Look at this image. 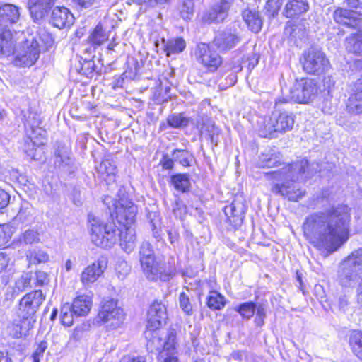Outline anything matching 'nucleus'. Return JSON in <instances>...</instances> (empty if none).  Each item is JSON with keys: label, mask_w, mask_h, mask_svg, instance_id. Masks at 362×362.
Returning a JSON list of instances; mask_svg holds the SVG:
<instances>
[{"label": "nucleus", "mask_w": 362, "mask_h": 362, "mask_svg": "<svg viewBox=\"0 0 362 362\" xmlns=\"http://www.w3.org/2000/svg\"><path fill=\"white\" fill-rule=\"evenodd\" d=\"M351 209L346 205L332 207L308 216L304 235L317 250L327 255L337 251L349 238Z\"/></svg>", "instance_id": "1"}, {"label": "nucleus", "mask_w": 362, "mask_h": 362, "mask_svg": "<svg viewBox=\"0 0 362 362\" xmlns=\"http://www.w3.org/2000/svg\"><path fill=\"white\" fill-rule=\"evenodd\" d=\"M282 165L283 167L280 170L265 174L268 179L284 181L282 184H275L272 188V192L281 195L289 201H297L305 195V191L297 185H291L290 182L298 180L299 175L305 173L308 162L303 159L292 165Z\"/></svg>", "instance_id": "2"}, {"label": "nucleus", "mask_w": 362, "mask_h": 362, "mask_svg": "<svg viewBox=\"0 0 362 362\" xmlns=\"http://www.w3.org/2000/svg\"><path fill=\"white\" fill-rule=\"evenodd\" d=\"M295 123V117L289 111L274 110L269 117L258 122V134L264 138H277L291 131Z\"/></svg>", "instance_id": "3"}, {"label": "nucleus", "mask_w": 362, "mask_h": 362, "mask_svg": "<svg viewBox=\"0 0 362 362\" xmlns=\"http://www.w3.org/2000/svg\"><path fill=\"white\" fill-rule=\"evenodd\" d=\"M90 239L93 244L103 248H110L118 241L119 229L113 222L105 223L92 215L88 216Z\"/></svg>", "instance_id": "4"}, {"label": "nucleus", "mask_w": 362, "mask_h": 362, "mask_svg": "<svg viewBox=\"0 0 362 362\" xmlns=\"http://www.w3.org/2000/svg\"><path fill=\"white\" fill-rule=\"evenodd\" d=\"M112 217H115L118 223L123 226H134L136 222L137 206L132 200L123 196L118 200L110 196L103 199Z\"/></svg>", "instance_id": "5"}, {"label": "nucleus", "mask_w": 362, "mask_h": 362, "mask_svg": "<svg viewBox=\"0 0 362 362\" xmlns=\"http://www.w3.org/2000/svg\"><path fill=\"white\" fill-rule=\"evenodd\" d=\"M16 54L14 62L16 66L30 67L38 60L40 54L39 42L37 37L30 36L14 47Z\"/></svg>", "instance_id": "6"}, {"label": "nucleus", "mask_w": 362, "mask_h": 362, "mask_svg": "<svg viewBox=\"0 0 362 362\" xmlns=\"http://www.w3.org/2000/svg\"><path fill=\"white\" fill-rule=\"evenodd\" d=\"M318 92L319 87L314 79L303 78L293 83L289 98L296 103L308 104L317 98Z\"/></svg>", "instance_id": "7"}, {"label": "nucleus", "mask_w": 362, "mask_h": 362, "mask_svg": "<svg viewBox=\"0 0 362 362\" xmlns=\"http://www.w3.org/2000/svg\"><path fill=\"white\" fill-rule=\"evenodd\" d=\"M195 59L208 72L214 73L221 66L223 59L214 47L206 43H199L194 51Z\"/></svg>", "instance_id": "8"}, {"label": "nucleus", "mask_w": 362, "mask_h": 362, "mask_svg": "<svg viewBox=\"0 0 362 362\" xmlns=\"http://www.w3.org/2000/svg\"><path fill=\"white\" fill-rule=\"evenodd\" d=\"M302 64L303 70L313 75L323 74L329 67V62L325 54L315 48H310L304 52Z\"/></svg>", "instance_id": "9"}, {"label": "nucleus", "mask_w": 362, "mask_h": 362, "mask_svg": "<svg viewBox=\"0 0 362 362\" xmlns=\"http://www.w3.org/2000/svg\"><path fill=\"white\" fill-rule=\"evenodd\" d=\"M45 300V295L41 290H35L26 293L19 301L18 316L28 320L30 325L33 316L38 310Z\"/></svg>", "instance_id": "10"}, {"label": "nucleus", "mask_w": 362, "mask_h": 362, "mask_svg": "<svg viewBox=\"0 0 362 362\" xmlns=\"http://www.w3.org/2000/svg\"><path fill=\"white\" fill-rule=\"evenodd\" d=\"M98 318L113 329L119 327L124 320L123 310L118 306L117 300H106L101 305Z\"/></svg>", "instance_id": "11"}, {"label": "nucleus", "mask_w": 362, "mask_h": 362, "mask_svg": "<svg viewBox=\"0 0 362 362\" xmlns=\"http://www.w3.org/2000/svg\"><path fill=\"white\" fill-rule=\"evenodd\" d=\"M46 132L40 127L32 128L31 133L25 140L24 151L33 160H40L44 153L43 146Z\"/></svg>", "instance_id": "12"}, {"label": "nucleus", "mask_w": 362, "mask_h": 362, "mask_svg": "<svg viewBox=\"0 0 362 362\" xmlns=\"http://www.w3.org/2000/svg\"><path fill=\"white\" fill-rule=\"evenodd\" d=\"M142 271L146 277L150 281L158 279L165 281L170 279L173 274V270L167 267L165 262L156 258L153 260L141 264Z\"/></svg>", "instance_id": "13"}, {"label": "nucleus", "mask_w": 362, "mask_h": 362, "mask_svg": "<svg viewBox=\"0 0 362 362\" xmlns=\"http://www.w3.org/2000/svg\"><path fill=\"white\" fill-rule=\"evenodd\" d=\"M167 318L168 314L165 305L161 301H153L147 313V329L149 331L158 329L163 323H165Z\"/></svg>", "instance_id": "14"}, {"label": "nucleus", "mask_w": 362, "mask_h": 362, "mask_svg": "<svg viewBox=\"0 0 362 362\" xmlns=\"http://www.w3.org/2000/svg\"><path fill=\"white\" fill-rule=\"evenodd\" d=\"M234 4L235 0L218 1L204 15V21L209 23H222L228 17Z\"/></svg>", "instance_id": "15"}, {"label": "nucleus", "mask_w": 362, "mask_h": 362, "mask_svg": "<svg viewBox=\"0 0 362 362\" xmlns=\"http://www.w3.org/2000/svg\"><path fill=\"white\" fill-rule=\"evenodd\" d=\"M349 98L346 101V110L351 115L362 114V78L350 85Z\"/></svg>", "instance_id": "16"}, {"label": "nucleus", "mask_w": 362, "mask_h": 362, "mask_svg": "<svg viewBox=\"0 0 362 362\" xmlns=\"http://www.w3.org/2000/svg\"><path fill=\"white\" fill-rule=\"evenodd\" d=\"M107 266V260L103 257L87 266L81 274L80 279L82 284L89 286L95 282L102 276Z\"/></svg>", "instance_id": "17"}, {"label": "nucleus", "mask_w": 362, "mask_h": 362, "mask_svg": "<svg viewBox=\"0 0 362 362\" xmlns=\"http://www.w3.org/2000/svg\"><path fill=\"white\" fill-rule=\"evenodd\" d=\"M224 213L227 217V221L235 228L241 226L246 207L242 201L235 199L230 204L224 207Z\"/></svg>", "instance_id": "18"}, {"label": "nucleus", "mask_w": 362, "mask_h": 362, "mask_svg": "<svg viewBox=\"0 0 362 362\" xmlns=\"http://www.w3.org/2000/svg\"><path fill=\"white\" fill-rule=\"evenodd\" d=\"M56 0H29L28 9L33 21L40 22L47 16Z\"/></svg>", "instance_id": "19"}, {"label": "nucleus", "mask_w": 362, "mask_h": 362, "mask_svg": "<svg viewBox=\"0 0 362 362\" xmlns=\"http://www.w3.org/2000/svg\"><path fill=\"white\" fill-rule=\"evenodd\" d=\"M20 8L14 4L0 5V27L9 28L20 19Z\"/></svg>", "instance_id": "20"}, {"label": "nucleus", "mask_w": 362, "mask_h": 362, "mask_svg": "<svg viewBox=\"0 0 362 362\" xmlns=\"http://www.w3.org/2000/svg\"><path fill=\"white\" fill-rule=\"evenodd\" d=\"M333 18L336 23L349 28L357 27L361 21L359 14L356 12L342 8H337L334 11Z\"/></svg>", "instance_id": "21"}, {"label": "nucleus", "mask_w": 362, "mask_h": 362, "mask_svg": "<svg viewBox=\"0 0 362 362\" xmlns=\"http://www.w3.org/2000/svg\"><path fill=\"white\" fill-rule=\"evenodd\" d=\"M358 272L349 262L344 260L339 266L338 271V281L343 287H351L357 281Z\"/></svg>", "instance_id": "22"}, {"label": "nucleus", "mask_w": 362, "mask_h": 362, "mask_svg": "<svg viewBox=\"0 0 362 362\" xmlns=\"http://www.w3.org/2000/svg\"><path fill=\"white\" fill-rule=\"evenodd\" d=\"M74 17L66 7H55L51 16L53 25L59 29L69 27L74 23Z\"/></svg>", "instance_id": "23"}, {"label": "nucleus", "mask_w": 362, "mask_h": 362, "mask_svg": "<svg viewBox=\"0 0 362 362\" xmlns=\"http://www.w3.org/2000/svg\"><path fill=\"white\" fill-rule=\"evenodd\" d=\"M214 42L220 50L228 51L240 42V37L231 32L223 31L216 36Z\"/></svg>", "instance_id": "24"}, {"label": "nucleus", "mask_w": 362, "mask_h": 362, "mask_svg": "<svg viewBox=\"0 0 362 362\" xmlns=\"http://www.w3.org/2000/svg\"><path fill=\"white\" fill-rule=\"evenodd\" d=\"M133 226H123L124 230H119V240L120 245L127 253L132 252L136 245V231Z\"/></svg>", "instance_id": "25"}, {"label": "nucleus", "mask_w": 362, "mask_h": 362, "mask_svg": "<svg viewBox=\"0 0 362 362\" xmlns=\"http://www.w3.org/2000/svg\"><path fill=\"white\" fill-rule=\"evenodd\" d=\"M15 42L10 28L0 27V54L9 56L14 52Z\"/></svg>", "instance_id": "26"}, {"label": "nucleus", "mask_w": 362, "mask_h": 362, "mask_svg": "<svg viewBox=\"0 0 362 362\" xmlns=\"http://www.w3.org/2000/svg\"><path fill=\"white\" fill-rule=\"evenodd\" d=\"M308 9L307 0H291L285 6L284 15L287 18H293L307 12Z\"/></svg>", "instance_id": "27"}, {"label": "nucleus", "mask_w": 362, "mask_h": 362, "mask_svg": "<svg viewBox=\"0 0 362 362\" xmlns=\"http://www.w3.org/2000/svg\"><path fill=\"white\" fill-rule=\"evenodd\" d=\"M243 18L248 28L254 33H258L262 25V21L255 9L246 8L243 11Z\"/></svg>", "instance_id": "28"}, {"label": "nucleus", "mask_w": 362, "mask_h": 362, "mask_svg": "<svg viewBox=\"0 0 362 362\" xmlns=\"http://www.w3.org/2000/svg\"><path fill=\"white\" fill-rule=\"evenodd\" d=\"M98 173L107 184L115 181L116 166L110 159L103 160L98 167Z\"/></svg>", "instance_id": "29"}, {"label": "nucleus", "mask_w": 362, "mask_h": 362, "mask_svg": "<svg viewBox=\"0 0 362 362\" xmlns=\"http://www.w3.org/2000/svg\"><path fill=\"white\" fill-rule=\"evenodd\" d=\"M71 151L69 146L59 145L55 151L54 165L58 168H64L72 163Z\"/></svg>", "instance_id": "30"}, {"label": "nucleus", "mask_w": 362, "mask_h": 362, "mask_svg": "<svg viewBox=\"0 0 362 362\" xmlns=\"http://www.w3.org/2000/svg\"><path fill=\"white\" fill-rule=\"evenodd\" d=\"M345 46L348 52L362 56V30L346 37Z\"/></svg>", "instance_id": "31"}, {"label": "nucleus", "mask_w": 362, "mask_h": 362, "mask_svg": "<svg viewBox=\"0 0 362 362\" xmlns=\"http://www.w3.org/2000/svg\"><path fill=\"white\" fill-rule=\"evenodd\" d=\"M91 305V298L88 296H79L74 299L71 307L74 315L84 316L89 313Z\"/></svg>", "instance_id": "32"}, {"label": "nucleus", "mask_w": 362, "mask_h": 362, "mask_svg": "<svg viewBox=\"0 0 362 362\" xmlns=\"http://www.w3.org/2000/svg\"><path fill=\"white\" fill-rule=\"evenodd\" d=\"M146 343V348L149 352L158 353L160 354L163 347V339L160 337L158 333L156 331H148L146 332V337L148 338Z\"/></svg>", "instance_id": "33"}, {"label": "nucleus", "mask_w": 362, "mask_h": 362, "mask_svg": "<svg viewBox=\"0 0 362 362\" xmlns=\"http://www.w3.org/2000/svg\"><path fill=\"white\" fill-rule=\"evenodd\" d=\"M225 297L216 291L209 292L207 297V306L214 310H220L223 309L226 305Z\"/></svg>", "instance_id": "34"}, {"label": "nucleus", "mask_w": 362, "mask_h": 362, "mask_svg": "<svg viewBox=\"0 0 362 362\" xmlns=\"http://www.w3.org/2000/svg\"><path fill=\"white\" fill-rule=\"evenodd\" d=\"M31 281L32 274L29 272L23 273L16 280L14 286L13 288V293L19 294L30 288L32 286Z\"/></svg>", "instance_id": "35"}, {"label": "nucleus", "mask_w": 362, "mask_h": 362, "mask_svg": "<svg viewBox=\"0 0 362 362\" xmlns=\"http://www.w3.org/2000/svg\"><path fill=\"white\" fill-rule=\"evenodd\" d=\"M171 184L175 189L181 192H185L190 187V181L187 174H176L171 176Z\"/></svg>", "instance_id": "36"}, {"label": "nucleus", "mask_w": 362, "mask_h": 362, "mask_svg": "<svg viewBox=\"0 0 362 362\" xmlns=\"http://www.w3.org/2000/svg\"><path fill=\"white\" fill-rule=\"evenodd\" d=\"M186 47L185 41L182 38H176L168 40L165 45L166 55L170 57L171 54H177L182 52Z\"/></svg>", "instance_id": "37"}, {"label": "nucleus", "mask_w": 362, "mask_h": 362, "mask_svg": "<svg viewBox=\"0 0 362 362\" xmlns=\"http://www.w3.org/2000/svg\"><path fill=\"white\" fill-rule=\"evenodd\" d=\"M349 344L354 354L362 361V332L354 331L350 335Z\"/></svg>", "instance_id": "38"}, {"label": "nucleus", "mask_w": 362, "mask_h": 362, "mask_svg": "<svg viewBox=\"0 0 362 362\" xmlns=\"http://www.w3.org/2000/svg\"><path fill=\"white\" fill-rule=\"evenodd\" d=\"M178 10L182 18L184 20L191 19L194 11V0H181Z\"/></svg>", "instance_id": "39"}, {"label": "nucleus", "mask_w": 362, "mask_h": 362, "mask_svg": "<svg viewBox=\"0 0 362 362\" xmlns=\"http://www.w3.org/2000/svg\"><path fill=\"white\" fill-rule=\"evenodd\" d=\"M26 257L30 264L45 263L48 261L49 255L43 250L34 249L29 250L26 254Z\"/></svg>", "instance_id": "40"}, {"label": "nucleus", "mask_w": 362, "mask_h": 362, "mask_svg": "<svg viewBox=\"0 0 362 362\" xmlns=\"http://www.w3.org/2000/svg\"><path fill=\"white\" fill-rule=\"evenodd\" d=\"M259 164L262 168H272L281 165L279 156L274 153H262Z\"/></svg>", "instance_id": "41"}, {"label": "nucleus", "mask_w": 362, "mask_h": 362, "mask_svg": "<svg viewBox=\"0 0 362 362\" xmlns=\"http://www.w3.org/2000/svg\"><path fill=\"white\" fill-rule=\"evenodd\" d=\"M235 311L246 320L250 319L256 310V304L254 302H245L240 304L235 308Z\"/></svg>", "instance_id": "42"}, {"label": "nucleus", "mask_w": 362, "mask_h": 362, "mask_svg": "<svg viewBox=\"0 0 362 362\" xmlns=\"http://www.w3.org/2000/svg\"><path fill=\"white\" fill-rule=\"evenodd\" d=\"M189 122V119L184 116L182 113L173 114L172 115L168 116L167 119V122L169 124V126L173 128L185 127L188 125Z\"/></svg>", "instance_id": "43"}, {"label": "nucleus", "mask_w": 362, "mask_h": 362, "mask_svg": "<svg viewBox=\"0 0 362 362\" xmlns=\"http://www.w3.org/2000/svg\"><path fill=\"white\" fill-rule=\"evenodd\" d=\"M18 240L25 245L37 243L40 240V234L34 229H28L19 236Z\"/></svg>", "instance_id": "44"}, {"label": "nucleus", "mask_w": 362, "mask_h": 362, "mask_svg": "<svg viewBox=\"0 0 362 362\" xmlns=\"http://www.w3.org/2000/svg\"><path fill=\"white\" fill-rule=\"evenodd\" d=\"M139 256L141 264L144 262H150L156 258L153 247L149 243L144 242L141 244L139 250Z\"/></svg>", "instance_id": "45"}, {"label": "nucleus", "mask_w": 362, "mask_h": 362, "mask_svg": "<svg viewBox=\"0 0 362 362\" xmlns=\"http://www.w3.org/2000/svg\"><path fill=\"white\" fill-rule=\"evenodd\" d=\"M107 38L108 37L100 24L95 28L88 37L90 42L97 45L103 44Z\"/></svg>", "instance_id": "46"}, {"label": "nucleus", "mask_w": 362, "mask_h": 362, "mask_svg": "<svg viewBox=\"0 0 362 362\" xmlns=\"http://www.w3.org/2000/svg\"><path fill=\"white\" fill-rule=\"evenodd\" d=\"M357 271L362 270V248L353 251L345 259Z\"/></svg>", "instance_id": "47"}, {"label": "nucleus", "mask_w": 362, "mask_h": 362, "mask_svg": "<svg viewBox=\"0 0 362 362\" xmlns=\"http://www.w3.org/2000/svg\"><path fill=\"white\" fill-rule=\"evenodd\" d=\"M73 310L69 303L64 304L61 308L60 319L62 323L66 327H70L73 325L74 322Z\"/></svg>", "instance_id": "48"}, {"label": "nucleus", "mask_w": 362, "mask_h": 362, "mask_svg": "<svg viewBox=\"0 0 362 362\" xmlns=\"http://www.w3.org/2000/svg\"><path fill=\"white\" fill-rule=\"evenodd\" d=\"M176 334L171 331L168 333L166 338L163 341V347L160 352H165L168 355H174L173 351L175 349Z\"/></svg>", "instance_id": "49"}, {"label": "nucleus", "mask_w": 362, "mask_h": 362, "mask_svg": "<svg viewBox=\"0 0 362 362\" xmlns=\"http://www.w3.org/2000/svg\"><path fill=\"white\" fill-rule=\"evenodd\" d=\"M173 157L183 166L190 165L192 156L187 151L176 149L173 151Z\"/></svg>", "instance_id": "50"}, {"label": "nucleus", "mask_w": 362, "mask_h": 362, "mask_svg": "<svg viewBox=\"0 0 362 362\" xmlns=\"http://www.w3.org/2000/svg\"><path fill=\"white\" fill-rule=\"evenodd\" d=\"M179 304L181 309L187 315L192 313V305L190 303L189 296L184 292H182L179 296Z\"/></svg>", "instance_id": "51"}, {"label": "nucleus", "mask_w": 362, "mask_h": 362, "mask_svg": "<svg viewBox=\"0 0 362 362\" xmlns=\"http://www.w3.org/2000/svg\"><path fill=\"white\" fill-rule=\"evenodd\" d=\"M11 230L7 225L0 226V247L5 246L11 239Z\"/></svg>", "instance_id": "52"}, {"label": "nucleus", "mask_w": 362, "mask_h": 362, "mask_svg": "<svg viewBox=\"0 0 362 362\" xmlns=\"http://www.w3.org/2000/svg\"><path fill=\"white\" fill-rule=\"evenodd\" d=\"M282 5V0H268L266 4V10L272 16L278 13Z\"/></svg>", "instance_id": "53"}, {"label": "nucleus", "mask_w": 362, "mask_h": 362, "mask_svg": "<svg viewBox=\"0 0 362 362\" xmlns=\"http://www.w3.org/2000/svg\"><path fill=\"white\" fill-rule=\"evenodd\" d=\"M116 271L119 278H124L130 272V267L125 261H119L116 264Z\"/></svg>", "instance_id": "54"}, {"label": "nucleus", "mask_w": 362, "mask_h": 362, "mask_svg": "<svg viewBox=\"0 0 362 362\" xmlns=\"http://www.w3.org/2000/svg\"><path fill=\"white\" fill-rule=\"evenodd\" d=\"M9 334L13 338H20L23 334V327L18 323H13L8 327Z\"/></svg>", "instance_id": "55"}, {"label": "nucleus", "mask_w": 362, "mask_h": 362, "mask_svg": "<svg viewBox=\"0 0 362 362\" xmlns=\"http://www.w3.org/2000/svg\"><path fill=\"white\" fill-rule=\"evenodd\" d=\"M173 212L176 217L181 218L186 212V207L182 202L177 200L173 207Z\"/></svg>", "instance_id": "56"}, {"label": "nucleus", "mask_w": 362, "mask_h": 362, "mask_svg": "<svg viewBox=\"0 0 362 362\" xmlns=\"http://www.w3.org/2000/svg\"><path fill=\"white\" fill-rule=\"evenodd\" d=\"M48 281V276L46 272L42 271H37L35 272V286H41L47 284Z\"/></svg>", "instance_id": "57"}, {"label": "nucleus", "mask_w": 362, "mask_h": 362, "mask_svg": "<svg viewBox=\"0 0 362 362\" xmlns=\"http://www.w3.org/2000/svg\"><path fill=\"white\" fill-rule=\"evenodd\" d=\"M95 71V63L93 61L85 62L81 69V73L88 76Z\"/></svg>", "instance_id": "58"}, {"label": "nucleus", "mask_w": 362, "mask_h": 362, "mask_svg": "<svg viewBox=\"0 0 362 362\" xmlns=\"http://www.w3.org/2000/svg\"><path fill=\"white\" fill-rule=\"evenodd\" d=\"M259 62V57L255 54L251 53L248 54L244 63H247V66L249 69H252Z\"/></svg>", "instance_id": "59"}, {"label": "nucleus", "mask_w": 362, "mask_h": 362, "mask_svg": "<svg viewBox=\"0 0 362 362\" xmlns=\"http://www.w3.org/2000/svg\"><path fill=\"white\" fill-rule=\"evenodd\" d=\"M349 298L347 295H341L339 297L338 308L343 313H345L347 310L349 305Z\"/></svg>", "instance_id": "60"}, {"label": "nucleus", "mask_w": 362, "mask_h": 362, "mask_svg": "<svg viewBox=\"0 0 362 362\" xmlns=\"http://www.w3.org/2000/svg\"><path fill=\"white\" fill-rule=\"evenodd\" d=\"M10 258L7 255L0 253V274L5 272L10 265Z\"/></svg>", "instance_id": "61"}, {"label": "nucleus", "mask_w": 362, "mask_h": 362, "mask_svg": "<svg viewBox=\"0 0 362 362\" xmlns=\"http://www.w3.org/2000/svg\"><path fill=\"white\" fill-rule=\"evenodd\" d=\"M158 362H180L174 355H168L165 352H160L158 358Z\"/></svg>", "instance_id": "62"}, {"label": "nucleus", "mask_w": 362, "mask_h": 362, "mask_svg": "<svg viewBox=\"0 0 362 362\" xmlns=\"http://www.w3.org/2000/svg\"><path fill=\"white\" fill-rule=\"evenodd\" d=\"M120 362H146V360L143 356L128 355L123 356Z\"/></svg>", "instance_id": "63"}, {"label": "nucleus", "mask_w": 362, "mask_h": 362, "mask_svg": "<svg viewBox=\"0 0 362 362\" xmlns=\"http://www.w3.org/2000/svg\"><path fill=\"white\" fill-rule=\"evenodd\" d=\"M218 135H219V131L218 128L215 127L214 126H212V130L211 132L209 133V136L210 138V141L212 144L214 146H217L218 143Z\"/></svg>", "instance_id": "64"}]
</instances>
